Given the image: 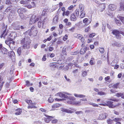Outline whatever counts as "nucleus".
Returning <instances> with one entry per match:
<instances>
[{"instance_id":"2","label":"nucleus","mask_w":124,"mask_h":124,"mask_svg":"<svg viewBox=\"0 0 124 124\" xmlns=\"http://www.w3.org/2000/svg\"><path fill=\"white\" fill-rule=\"evenodd\" d=\"M27 34H28L31 36L33 35V36H35L37 35V32L36 29L34 27H32L30 30H29L25 32Z\"/></svg>"},{"instance_id":"31","label":"nucleus","mask_w":124,"mask_h":124,"mask_svg":"<svg viewBox=\"0 0 124 124\" xmlns=\"http://www.w3.org/2000/svg\"><path fill=\"white\" fill-rule=\"evenodd\" d=\"M113 121H114V119L112 120L111 119H109L107 121V122L108 124H112Z\"/></svg>"},{"instance_id":"62","label":"nucleus","mask_w":124,"mask_h":124,"mask_svg":"<svg viewBox=\"0 0 124 124\" xmlns=\"http://www.w3.org/2000/svg\"><path fill=\"white\" fill-rule=\"evenodd\" d=\"M26 85L27 86H28L30 85V82H29V81H28V80L27 81H26Z\"/></svg>"},{"instance_id":"58","label":"nucleus","mask_w":124,"mask_h":124,"mask_svg":"<svg viewBox=\"0 0 124 124\" xmlns=\"http://www.w3.org/2000/svg\"><path fill=\"white\" fill-rule=\"evenodd\" d=\"M92 105L94 107H98V105L97 104H96L95 103H92Z\"/></svg>"},{"instance_id":"55","label":"nucleus","mask_w":124,"mask_h":124,"mask_svg":"<svg viewBox=\"0 0 124 124\" xmlns=\"http://www.w3.org/2000/svg\"><path fill=\"white\" fill-rule=\"evenodd\" d=\"M97 94L98 95H104V93L102 92H99L97 93Z\"/></svg>"},{"instance_id":"32","label":"nucleus","mask_w":124,"mask_h":124,"mask_svg":"<svg viewBox=\"0 0 124 124\" xmlns=\"http://www.w3.org/2000/svg\"><path fill=\"white\" fill-rule=\"evenodd\" d=\"M81 13L80 18H82L84 17L85 15V13L84 11H83L81 12H80Z\"/></svg>"},{"instance_id":"19","label":"nucleus","mask_w":124,"mask_h":124,"mask_svg":"<svg viewBox=\"0 0 124 124\" xmlns=\"http://www.w3.org/2000/svg\"><path fill=\"white\" fill-rule=\"evenodd\" d=\"M63 112L67 113H73V112L69 109L63 108L62 109V110Z\"/></svg>"},{"instance_id":"34","label":"nucleus","mask_w":124,"mask_h":124,"mask_svg":"<svg viewBox=\"0 0 124 124\" xmlns=\"http://www.w3.org/2000/svg\"><path fill=\"white\" fill-rule=\"evenodd\" d=\"M74 14H75L76 17H78L79 14V10L77 9L75 12Z\"/></svg>"},{"instance_id":"41","label":"nucleus","mask_w":124,"mask_h":124,"mask_svg":"<svg viewBox=\"0 0 124 124\" xmlns=\"http://www.w3.org/2000/svg\"><path fill=\"white\" fill-rule=\"evenodd\" d=\"M25 6L27 7L28 8H31L32 7V5L27 4L24 6Z\"/></svg>"},{"instance_id":"17","label":"nucleus","mask_w":124,"mask_h":124,"mask_svg":"<svg viewBox=\"0 0 124 124\" xmlns=\"http://www.w3.org/2000/svg\"><path fill=\"white\" fill-rule=\"evenodd\" d=\"M112 46L114 47L116 46L117 47H119L121 46V45L120 43L115 42L112 44Z\"/></svg>"},{"instance_id":"6","label":"nucleus","mask_w":124,"mask_h":124,"mask_svg":"<svg viewBox=\"0 0 124 124\" xmlns=\"http://www.w3.org/2000/svg\"><path fill=\"white\" fill-rule=\"evenodd\" d=\"M2 31V32L0 36V37L1 38L3 37V38L5 39L6 36L8 35V30H5L3 31Z\"/></svg>"},{"instance_id":"43","label":"nucleus","mask_w":124,"mask_h":124,"mask_svg":"<svg viewBox=\"0 0 124 124\" xmlns=\"http://www.w3.org/2000/svg\"><path fill=\"white\" fill-rule=\"evenodd\" d=\"M99 51L101 53H103L104 52V49L103 48L101 47L99 48Z\"/></svg>"},{"instance_id":"52","label":"nucleus","mask_w":124,"mask_h":124,"mask_svg":"<svg viewBox=\"0 0 124 124\" xmlns=\"http://www.w3.org/2000/svg\"><path fill=\"white\" fill-rule=\"evenodd\" d=\"M12 68H11L10 70L11 74H12L13 72V70L14 69V66H12Z\"/></svg>"},{"instance_id":"59","label":"nucleus","mask_w":124,"mask_h":124,"mask_svg":"<svg viewBox=\"0 0 124 124\" xmlns=\"http://www.w3.org/2000/svg\"><path fill=\"white\" fill-rule=\"evenodd\" d=\"M75 113L76 114L78 115L79 114L82 113L83 112L82 111H78L76 112Z\"/></svg>"},{"instance_id":"38","label":"nucleus","mask_w":124,"mask_h":124,"mask_svg":"<svg viewBox=\"0 0 124 124\" xmlns=\"http://www.w3.org/2000/svg\"><path fill=\"white\" fill-rule=\"evenodd\" d=\"M11 9L10 8H8L5 10V11L4 12V14H6Z\"/></svg>"},{"instance_id":"28","label":"nucleus","mask_w":124,"mask_h":124,"mask_svg":"<svg viewBox=\"0 0 124 124\" xmlns=\"http://www.w3.org/2000/svg\"><path fill=\"white\" fill-rule=\"evenodd\" d=\"M14 29L15 30H20V26L19 25H16L14 26Z\"/></svg>"},{"instance_id":"5","label":"nucleus","mask_w":124,"mask_h":124,"mask_svg":"<svg viewBox=\"0 0 124 124\" xmlns=\"http://www.w3.org/2000/svg\"><path fill=\"white\" fill-rule=\"evenodd\" d=\"M107 116V113H102L99 115L98 119L99 120H104L106 118Z\"/></svg>"},{"instance_id":"54","label":"nucleus","mask_w":124,"mask_h":124,"mask_svg":"<svg viewBox=\"0 0 124 124\" xmlns=\"http://www.w3.org/2000/svg\"><path fill=\"white\" fill-rule=\"evenodd\" d=\"M90 27L89 26L85 29V31L86 32H87L90 31Z\"/></svg>"},{"instance_id":"20","label":"nucleus","mask_w":124,"mask_h":124,"mask_svg":"<svg viewBox=\"0 0 124 124\" xmlns=\"http://www.w3.org/2000/svg\"><path fill=\"white\" fill-rule=\"evenodd\" d=\"M74 95L76 97L79 98H83L85 97V96L83 94L74 93Z\"/></svg>"},{"instance_id":"3","label":"nucleus","mask_w":124,"mask_h":124,"mask_svg":"<svg viewBox=\"0 0 124 124\" xmlns=\"http://www.w3.org/2000/svg\"><path fill=\"white\" fill-rule=\"evenodd\" d=\"M63 93H56L55 95V96H59L60 97L62 98L63 99L65 100V99L68 98V96L65 94L69 95H71V94L68 93L66 92H63Z\"/></svg>"},{"instance_id":"13","label":"nucleus","mask_w":124,"mask_h":124,"mask_svg":"<svg viewBox=\"0 0 124 124\" xmlns=\"http://www.w3.org/2000/svg\"><path fill=\"white\" fill-rule=\"evenodd\" d=\"M122 119V118H121L116 117L114 119V121L116 122V124H121L119 121H121Z\"/></svg>"},{"instance_id":"63","label":"nucleus","mask_w":124,"mask_h":124,"mask_svg":"<svg viewBox=\"0 0 124 124\" xmlns=\"http://www.w3.org/2000/svg\"><path fill=\"white\" fill-rule=\"evenodd\" d=\"M120 67L121 68L124 69V64L121 63L120 65Z\"/></svg>"},{"instance_id":"16","label":"nucleus","mask_w":124,"mask_h":124,"mask_svg":"<svg viewBox=\"0 0 124 124\" xmlns=\"http://www.w3.org/2000/svg\"><path fill=\"white\" fill-rule=\"evenodd\" d=\"M77 17L75 15L74 13H73L71 15L70 17L71 20L73 21H75L77 19Z\"/></svg>"},{"instance_id":"39","label":"nucleus","mask_w":124,"mask_h":124,"mask_svg":"<svg viewBox=\"0 0 124 124\" xmlns=\"http://www.w3.org/2000/svg\"><path fill=\"white\" fill-rule=\"evenodd\" d=\"M75 36L78 38L79 39H80V38L82 36V35L81 34H76L75 35Z\"/></svg>"},{"instance_id":"53","label":"nucleus","mask_w":124,"mask_h":124,"mask_svg":"<svg viewBox=\"0 0 124 124\" xmlns=\"http://www.w3.org/2000/svg\"><path fill=\"white\" fill-rule=\"evenodd\" d=\"M32 7L34 8L36 7L35 3L33 1L31 2Z\"/></svg>"},{"instance_id":"14","label":"nucleus","mask_w":124,"mask_h":124,"mask_svg":"<svg viewBox=\"0 0 124 124\" xmlns=\"http://www.w3.org/2000/svg\"><path fill=\"white\" fill-rule=\"evenodd\" d=\"M109 8L110 10H114L116 8V6L113 4H111L109 5Z\"/></svg>"},{"instance_id":"25","label":"nucleus","mask_w":124,"mask_h":124,"mask_svg":"<svg viewBox=\"0 0 124 124\" xmlns=\"http://www.w3.org/2000/svg\"><path fill=\"white\" fill-rule=\"evenodd\" d=\"M22 48L21 47H19L17 50V53L19 56H20L22 52Z\"/></svg>"},{"instance_id":"9","label":"nucleus","mask_w":124,"mask_h":124,"mask_svg":"<svg viewBox=\"0 0 124 124\" xmlns=\"http://www.w3.org/2000/svg\"><path fill=\"white\" fill-rule=\"evenodd\" d=\"M119 10H124V0H122L120 3Z\"/></svg>"},{"instance_id":"27","label":"nucleus","mask_w":124,"mask_h":124,"mask_svg":"<svg viewBox=\"0 0 124 124\" xmlns=\"http://www.w3.org/2000/svg\"><path fill=\"white\" fill-rule=\"evenodd\" d=\"M86 51V49H84L83 48H82L81 49L80 52V54H83L85 53Z\"/></svg>"},{"instance_id":"30","label":"nucleus","mask_w":124,"mask_h":124,"mask_svg":"<svg viewBox=\"0 0 124 124\" xmlns=\"http://www.w3.org/2000/svg\"><path fill=\"white\" fill-rule=\"evenodd\" d=\"M60 106V105L58 103H56L53 105L52 107L53 108H57Z\"/></svg>"},{"instance_id":"51","label":"nucleus","mask_w":124,"mask_h":124,"mask_svg":"<svg viewBox=\"0 0 124 124\" xmlns=\"http://www.w3.org/2000/svg\"><path fill=\"white\" fill-rule=\"evenodd\" d=\"M66 48L64 47L62 50V52L64 54H66Z\"/></svg>"},{"instance_id":"8","label":"nucleus","mask_w":124,"mask_h":124,"mask_svg":"<svg viewBox=\"0 0 124 124\" xmlns=\"http://www.w3.org/2000/svg\"><path fill=\"white\" fill-rule=\"evenodd\" d=\"M66 99H69L70 100V101H68V103H69L71 104H75L74 103L72 102L73 101H75V98L74 97L68 96V98H66Z\"/></svg>"},{"instance_id":"11","label":"nucleus","mask_w":124,"mask_h":124,"mask_svg":"<svg viewBox=\"0 0 124 124\" xmlns=\"http://www.w3.org/2000/svg\"><path fill=\"white\" fill-rule=\"evenodd\" d=\"M46 117L47 118H46L45 119V122L47 123H48L49 121L51 120V118H53L54 117L53 116H50L48 115H46Z\"/></svg>"},{"instance_id":"29","label":"nucleus","mask_w":124,"mask_h":124,"mask_svg":"<svg viewBox=\"0 0 124 124\" xmlns=\"http://www.w3.org/2000/svg\"><path fill=\"white\" fill-rule=\"evenodd\" d=\"M115 20L116 21V23L118 26H120L121 24V23L119 20L115 18Z\"/></svg>"},{"instance_id":"18","label":"nucleus","mask_w":124,"mask_h":124,"mask_svg":"<svg viewBox=\"0 0 124 124\" xmlns=\"http://www.w3.org/2000/svg\"><path fill=\"white\" fill-rule=\"evenodd\" d=\"M36 16L35 15H32L31 17V19L30 21V23H33L35 21V20L36 18Z\"/></svg>"},{"instance_id":"50","label":"nucleus","mask_w":124,"mask_h":124,"mask_svg":"<svg viewBox=\"0 0 124 124\" xmlns=\"http://www.w3.org/2000/svg\"><path fill=\"white\" fill-rule=\"evenodd\" d=\"M68 37V36L67 35H65V36L63 37V40L64 41H65L67 39Z\"/></svg>"},{"instance_id":"24","label":"nucleus","mask_w":124,"mask_h":124,"mask_svg":"<svg viewBox=\"0 0 124 124\" xmlns=\"http://www.w3.org/2000/svg\"><path fill=\"white\" fill-rule=\"evenodd\" d=\"M88 21H89V22L88 23H87V24L88 25L89 24L91 23V20H88V18H85L83 20V23H87V22Z\"/></svg>"},{"instance_id":"36","label":"nucleus","mask_w":124,"mask_h":124,"mask_svg":"<svg viewBox=\"0 0 124 124\" xmlns=\"http://www.w3.org/2000/svg\"><path fill=\"white\" fill-rule=\"evenodd\" d=\"M119 84V83H117L115 84H113V88H117V87Z\"/></svg>"},{"instance_id":"56","label":"nucleus","mask_w":124,"mask_h":124,"mask_svg":"<svg viewBox=\"0 0 124 124\" xmlns=\"http://www.w3.org/2000/svg\"><path fill=\"white\" fill-rule=\"evenodd\" d=\"M39 19V17H38V16L36 17V18H35V21L33 23H35L37 21H38Z\"/></svg>"},{"instance_id":"40","label":"nucleus","mask_w":124,"mask_h":124,"mask_svg":"<svg viewBox=\"0 0 124 124\" xmlns=\"http://www.w3.org/2000/svg\"><path fill=\"white\" fill-rule=\"evenodd\" d=\"M118 18L124 24V17H123L121 16H119Z\"/></svg>"},{"instance_id":"26","label":"nucleus","mask_w":124,"mask_h":124,"mask_svg":"<svg viewBox=\"0 0 124 124\" xmlns=\"http://www.w3.org/2000/svg\"><path fill=\"white\" fill-rule=\"evenodd\" d=\"M24 10L23 8H20L17 10V12L18 13L19 15L23 14V12Z\"/></svg>"},{"instance_id":"47","label":"nucleus","mask_w":124,"mask_h":124,"mask_svg":"<svg viewBox=\"0 0 124 124\" xmlns=\"http://www.w3.org/2000/svg\"><path fill=\"white\" fill-rule=\"evenodd\" d=\"M46 11H47L46 9H44L42 11V15L43 16H44Z\"/></svg>"},{"instance_id":"48","label":"nucleus","mask_w":124,"mask_h":124,"mask_svg":"<svg viewBox=\"0 0 124 124\" xmlns=\"http://www.w3.org/2000/svg\"><path fill=\"white\" fill-rule=\"evenodd\" d=\"M42 83L45 85H46L47 84V79H45L44 80V81H42Z\"/></svg>"},{"instance_id":"60","label":"nucleus","mask_w":124,"mask_h":124,"mask_svg":"<svg viewBox=\"0 0 124 124\" xmlns=\"http://www.w3.org/2000/svg\"><path fill=\"white\" fill-rule=\"evenodd\" d=\"M50 65L51 67L54 66L55 67L56 66V64L54 63H50Z\"/></svg>"},{"instance_id":"45","label":"nucleus","mask_w":124,"mask_h":124,"mask_svg":"<svg viewBox=\"0 0 124 124\" xmlns=\"http://www.w3.org/2000/svg\"><path fill=\"white\" fill-rule=\"evenodd\" d=\"M87 72L86 71H84L82 73V76L83 77H85L86 76Z\"/></svg>"},{"instance_id":"46","label":"nucleus","mask_w":124,"mask_h":124,"mask_svg":"<svg viewBox=\"0 0 124 124\" xmlns=\"http://www.w3.org/2000/svg\"><path fill=\"white\" fill-rule=\"evenodd\" d=\"M26 28V26L25 25H21L20 26V30H23Z\"/></svg>"},{"instance_id":"44","label":"nucleus","mask_w":124,"mask_h":124,"mask_svg":"<svg viewBox=\"0 0 124 124\" xmlns=\"http://www.w3.org/2000/svg\"><path fill=\"white\" fill-rule=\"evenodd\" d=\"M19 16L22 20H23L25 19L24 16L23 14H19Z\"/></svg>"},{"instance_id":"10","label":"nucleus","mask_w":124,"mask_h":124,"mask_svg":"<svg viewBox=\"0 0 124 124\" xmlns=\"http://www.w3.org/2000/svg\"><path fill=\"white\" fill-rule=\"evenodd\" d=\"M106 103H107V106H108L109 108H113L114 107L112 103L113 102L109 101H106Z\"/></svg>"},{"instance_id":"42","label":"nucleus","mask_w":124,"mask_h":124,"mask_svg":"<svg viewBox=\"0 0 124 124\" xmlns=\"http://www.w3.org/2000/svg\"><path fill=\"white\" fill-rule=\"evenodd\" d=\"M124 95L123 93H117L116 94V96L118 97H119L120 96H121Z\"/></svg>"},{"instance_id":"22","label":"nucleus","mask_w":124,"mask_h":124,"mask_svg":"<svg viewBox=\"0 0 124 124\" xmlns=\"http://www.w3.org/2000/svg\"><path fill=\"white\" fill-rule=\"evenodd\" d=\"M84 6L83 5L80 4L79 5V9L80 12L84 11Z\"/></svg>"},{"instance_id":"21","label":"nucleus","mask_w":124,"mask_h":124,"mask_svg":"<svg viewBox=\"0 0 124 124\" xmlns=\"http://www.w3.org/2000/svg\"><path fill=\"white\" fill-rule=\"evenodd\" d=\"M58 16L57 15H56L54 18L53 22L54 24H56L58 21Z\"/></svg>"},{"instance_id":"4","label":"nucleus","mask_w":124,"mask_h":124,"mask_svg":"<svg viewBox=\"0 0 124 124\" xmlns=\"http://www.w3.org/2000/svg\"><path fill=\"white\" fill-rule=\"evenodd\" d=\"M11 35V34L9 35L8 36V37L7 38V39L5 41V43L8 45L9 46H10V45L11 44H13V43L11 42V41H13V39L12 38H10Z\"/></svg>"},{"instance_id":"33","label":"nucleus","mask_w":124,"mask_h":124,"mask_svg":"<svg viewBox=\"0 0 124 124\" xmlns=\"http://www.w3.org/2000/svg\"><path fill=\"white\" fill-rule=\"evenodd\" d=\"M75 28H76L75 26H74L72 27L71 28L69 29V31L71 32H73L74 31V30L75 29Z\"/></svg>"},{"instance_id":"15","label":"nucleus","mask_w":124,"mask_h":124,"mask_svg":"<svg viewBox=\"0 0 124 124\" xmlns=\"http://www.w3.org/2000/svg\"><path fill=\"white\" fill-rule=\"evenodd\" d=\"M36 104L35 103H31L30 104H29V106L28 107V108H36L37 107L35 105Z\"/></svg>"},{"instance_id":"12","label":"nucleus","mask_w":124,"mask_h":124,"mask_svg":"<svg viewBox=\"0 0 124 124\" xmlns=\"http://www.w3.org/2000/svg\"><path fill=\"white\" fill-rule=\"evenodd\" d=\"M8 50L5 48H3L1 49V51H0V53L3 54L7 55L8 54Z\"/></svg>"},{"instance_id":"23","label":"nucleus","mask_w":124,"mask_h":124,"mask_svg":"<svg viewBox=\"0 0 124 124\" xmlns=\"http://www.w3.org/2000/svg\"><path fill=\"white\" fill-rule=\"evenodd\" d=\"M16 112L15 113V114L16 115H19L21 114L22 112V109L20 108H18L16 110Z\"/></svg>"},{"instance_id":"61","label":"nucleus","mask_w":124,"mask_h":124,"mask_svg":"<svg viewBox=\"0 0 124 124\" xmlns=\"http://www.w3.org/2000/svg\"><path fill=\"white\" fill-rule=\"evenodd\" d=\"M57 120L56 119L53 120L52 121V123H55L57 122Z\"/></svg>"},{"instance_id":"7","label":"nucleus","mask_w":124,"mask_h":124,"mask_svg":"<svg viewBox=\"0 0 124 124\" xmlns=\"http://www.w3.org/2000/svg\"><path fill=\"white\" fill-rule=\"evenodd\" d=\"M112 33L113 34L115 35L117 38H120L121 35L119 34V31L116 30H113Z\"/></svg>"},{"instance_id":"37","label":"nucleus","mask_w":124,"mask_h":124,"mask_svg":"<svg viewBox=\"0 0 124 124\" xmlns=\"http://www.w3.org/2000/svg\"><path fill=\"white\" fill-rule=\"evenodd\" d=\"M12 3L11 0H6V4L7 5L10 4Z\"/></svg>"},{"instance_id":"35","label":"nucleus","mask_w":124,"mask_h":124,"mask_svg":"<svg viewBox=\"0 0 124 124\" xmlns=\"http://www.w3.org/2000/svg\"><path fill=\"white\" fill-rule=\"evenodd\" d=\"M2 28L3 29L2 31L4 30H7V26H5V24L4 23H2Z\"/></svg>"},{"instance_id":"49","label":"nucleus","mask_w":124,"mask_h":124,"mask_svg":"<svg viewBox=\"0 0 124 124\" xmlns=\"http://www.w3.org/2000/svg\"><path fill=\"white\" fill-rule=\"evenodd\" d=\"M41 21H39L38 23V26L39 28H40L41 26Z\"/></svg>"},{"instance_id":"64","label":"nucleus","mask_w":124,"mask_h":124,"mask_svg":"<svg viewBox=\"0 0 124 124\" xmlns=\"http://www.w3.org/2000/svg\"><path fill=\"white\" fill-rule=\"evenodd\" d=\"M26 102L29 104H30L32 102V101L31 100H27L26 101Z\"/></svg>"},{"instance_id":"57","label":"nucleus","mask_w":124,"mask_h":124,"mask_svg":"<svg viewBox=\"0 0 124 124\" xmlns=\"http://www.w3.org/2000/svg\"><path fill=\"white\" fill-rule=\"evenodd\" d=\"M95 35L94 33H92L90 35L89 37L90 38H93L94 37Z\"/></svg>"},{"instance_id":"1","label":"nucleus","mask_w":124,"mask_h":124,"mask_svg":"<svg viewBox=\"0 0 124 124\" xmlns=\"http://www.w3.org/2000/svg\"><path fill=\"white\" fill-rule=\"evenodd\" d=\"M31 40L29 37L25 36L24 38L21 39V43L22 44H24L23 46V49H28L30 48V46Z\"/></svg>"}]
</instances>
